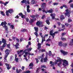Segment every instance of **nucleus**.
I'll return each mask as SVG.
<instances>
[{
  "instance_id": "obj_33",
  "label": "nucleus",
  "mask_w": 73,
  "mask_h": 73,
  "mask_svg": "<svg viewBox=\"0 0 73 73\" xmlns=\"http://www.w3.org/2000/svg\"><path fill=\"white\" fill-rule=\"evenodd\" d=\"M38 32H35L34 33V34L36 36V37H38V33H37Z\"/></svg>"
},
{
  "instance_id": "obj_44",
  "label": "nucleus",
  "mask_w": 73,
  "mask_h": 73,
  "mask_svg": "<svg viewBox=\"0 0 73 73\" xmlns=\"http://www.w3.org/2000/svg\"><path fill=\"white\" fill-rule=\"evenodd\" d=\"M18 60H19V58H15V60L17 62H18Z\"/></svg>"
},
{
  "instance_id": "obj_28",
  "label": "nucleus",
  "mask_w": 73,
  "mask_h": 73,
  "mask_svg": "<svg viewBox=\"0 0 73 73\" xmlns=\"http://www.w3.org/2000/svg\"><path fill=\"white\" fill-rule=\"evenodd\" d=\"M61 39L62 41H66V39L65 38H61Z\"/></svg>"
},
{
  "instance_id": "obj_37",
  "label": "nucleus",
  "mask_w": 73,
  "mask_h": 73,
  "mask_svg": "<svg viewBox=\"0 0 73 73\" xmlns=\"http://www.w3.org/2000/svg\"><path fill=\"white\" fill-rule=\"evenodd\" d=\"M42 11L43 12L45 13H48V12H47V11H45V10L43 9V10H42Z\"/></svg>"
},
{
  "instance_id": "obj_9",
  "label": "nucleus",
  "mask_w": 73,
  "mask_h": 73,
  "mask_svg": "<svg viewBox=\"0 0 73 73\" xmlns=\"http://www.w3.org/2000/svg\"><path fill=\"white\" fill-rule=\"evenodd\" d=\"M57 58L58 59L55 60V62H54V64H55L56 65L57 64V63L58 62H59V61H61V60H60V59H61L59 57H57Z\"/></svg>"
},
{
  "instance_id": "obj_39",
  "label": "nucleus",
  "mask_w": 73,
  "mask_h": 73,
  "mask_svg": "<svg viewBox=\"0 0 73 73\" xmlns=\"http://www.w3.org/2000/svg\"><path fill=\"white\" fill-rule=\"evenodd\" d=\"M40 35L42 38H44V37H43V36H42V33H40Z\"/></svg>"
},
{
  "instance_id": "obj_50",
  "label": "nucleus",
  "mask_w": 73,
  "mask_h": 73,
  "mask_svg": "<svg viewBox=\"0 0 73 73\" xmlns=\"http://www.w3.org/2000/svg\"><path fill=\"white\" fill-rule=\"evenodd\" d=\"M45 17V15H43L42 16V17H41V19H44V18Z\"/></svg>"
},
{
  "instance_id": "obj_15",
  "label": "nucleus",
  "mask_w": 73,
  "mask_h": 73,
  "mask_svg": "<svg viewBox=\"0 0 73 73\" xmlns=\"http://www.w3.org/2000/svg\"><path fill=\"white\" fill-rule=\"evenodd\" d=\"M60 20L61 21L65 19V17L63 15H60Z\"/></svg>"
},
{
  "instance_id": "obj_61",
  "label": "nucleus",
  "mask_w": 73,
  "mask_h": 73,
  "mask_svg": "<svg viewBox=\"0 0 73 73\" xmlns=\"http://www.w3.org/2000/svg\"><path fill=\"white\" fill-rule=\"evenodd\" d=\"M57 24H58V26H60V25H61V23H60V22H58Z\"/></svg>"
},
{
  "instance_id": "obj_3",
  "label": "nucleus",
  "mask_w": 73,
  "mask_h": 73,
  "mask_svg": "<svg viewBox=\"0 0 73 73\" xmlns=\"http://www.w3.org/2000/svg\"><path fill=\"white\" fill-rule=\"evenodd\" d=\"M7 24V23L6 22V21H4V22H2L1 23V25L0 24V26H2L3 28L5 29V31H7L8 30V26L6 25Z\"/></svg>"
},
{
  "instance_id": "obj_35",
  "label": "nucleus",
  "mask_w": 73,
  "mask_h": 73,
  "mask_svg": "<svg viewBox=\"0 0 73 73\" xmlns=\"http://www.w3.org/2000/svg\"><path fill=\"white\" fill-rule=\"evenodd\" d=\"M65 25H66V27H68L69 25H70V27H71V25L69 24H67V23H65Z\"/></svg>"
},
{
  "instance_id": "obj_21",
  "label": "nucleus",
  "mask_w": 73,
  "mask_h": 73,
  "mask_svg": "<svg viewBox=\"0 0 73 73\" xmlns=\"http://www.w3.org/2000/svg\"><path fill=\"white\" fill-rule=\"evenodd\" d=\"M68 45V43H65L63 44L62 46L63 47H64V48H65L66 47V46Z\"/></svg>"
},
{
  "instance_id": "obj_49",
  "label": "nucleus",
  "mask_w": 73,
  "mask_h": 73,
  "mask_svg": "<svg viewBox=\"0 0 73 73\" xmlns=\"http://www.w3.org/2000/svg\"><path fill=\"white\" fill-rule=\"evenodd\" d=\"M57 33H58V31H56L55 32H54V33H53V35H55V34H57Z\"/></svg>"
},
{
  "instance_id": "obj_52",
  "label": "nucleus",
  "mask_w": 73,
  "mask_h": 73,
  "mask_svg": "<svg viewBox=\"0 0 73 73\" xmlns=\"http://www.w3.org/2000/svg\"><path fill=\"white\" fill-rule=\"evenodd\" d=\"M70 7L71 8H73V3L71 4H70Z\"/></svg>"
},
{
  "instance_id": "obj_36",
  "label": "nucleus",
  "mask_w": 73,
  "mask_h": 73,
  "mask_svg": "<svg viewBox=\"0 0 73 73\" xmlns=\"http://www.w3.org/2000/svg\"><path fill=\"white\" fill-rule=\"evenodd\" d=\"M41 68H46V66H45L44 65H42L41 66Z\"/></svg>"
},
{
  "instance_id": "obj_14",
  "label": "nucleus",
  "mask_w": 73,
  "mask_h": 73,
  "mask_svg": "<svg viewBox=\"0 0 73 73\" xmlns=\"http://www.w3.org/2000/svg\"><path fill=\"white\" fill-rule=\"evenodd\" d=\"M18 46H19V44L17 42L16 43V44L15 45V46L16 49H17L19 48V47H18Z\"/></svg>"
},
{
  "instance_id": "obj_43",
  "label": "nucleus",
  "mask_w": 73,
  "mask_h": 73,
  "mask_svg": "<svg viewBox=\"0 0 73 73\" xmlns=\"http://www.w3.org/2000/svg\"><path fill=\"white\" fill-rule=\"evenodd\" d=\"M19 15L20 16H22L23 15V14L22 13H19Z\"/></svg>"
},
{
  "instance_id": "obj_51",
  "label": "nucleus",
  "mask_w": 73,
  "mask_h": 73,
  "mask_svg": "<svg viewBox=\"0 0 73 73\" xmlns=\"http://www.w3.org/2000/svg\"><path fill=\"white\" fill-rule=\"evenodd\" d=\"M35 60H36V63L37 64V63L38 62V59L36 58H35Z\"/></svg>"
},
{
  "instance_id": "obj_40",
  "label": "nucleus",
  "mask_w": 73,
  "mask_h": 73,
  "mask_svg": "<svg viewBox=\"0 0 73 73\" xmlns=\"http://www.w3.org/2000/svg\"><path fill=\"white\" fill-rule=\"evenodd\" d=\"M72 20L71 19H70L69 18L68 19V23H70V22H72Z\"/></svg>"
},
{
  "instance_id": "obj_13",
  "label": "nucleus",
  "mask_w": 73,
  "mask_h": 73,
  "mask_svg": "<svg viewBox=\"0 0 73 73\" xmlns=\"http://www.w3.org/2000/svg\"><path fill=\"white\" fill-rule=\"evenodd\" d=\"M36 24L37 26L40 27V25H41V22L40 21H38L36 23Z\"/></svg>"
},
{
  "instance_id": "obj_16",
  "label": "nucleus",
  "mask_w": 73,
  "mask_h": 73,
  "mask_svg": "<svg viewBox=\"0 0 73 73\" xmlns=\"http://www.w3.org/2000/svg\"><path fill=\"white\" fill-rule=\"evenodd\" d=\"M50 64H51L50 66H54V62L53 63L52 61H50Z\"/></svg>"
},
{
  "instance_id": "obj_45",
  "label": "nucleus",
  "mask_w": 73,
  "mask_h": 73,
  "mask_svg": "<svg viewBox=\"0 0 73 73\" xmlns=\"http://www.w3.org/2000/svg\"><path fill=\"white\" fill-rule=\"evenodd\" d=\"M27 12L29 13V12H31V10L29 9H27Z\"/></svg>"
},
{
  "instance_id": "obj_32",
  "label": "nucleus",
  "mask_w": 73,
  "mask_h": 73,
  "mask_svg": "<svg viewBox=\"0 0 73 73\" xmlns=\"http://www.w3.org/2000/svg\"><path fill=\"white\" fill-rule=\"evenodd\" d=\"M32 48H29V49H27V51H28V52H29L31 51V50H32Z\"/></svg>"
},
{
  "instance_id": "obj_18",
  "label": "nucleus",
  "mask_w": 73,
  "mask_h": 73,
  "mask_svg": "<svg viewBox=\"0 0 73 73\" xmlns=\"http://www.w3.org/2000/svg\"><path fill=\"white\" fill-rule=\"evenodd\" d=\"M43 60L44 62H47V61H48V58L47 57V56L45 57V58L43 59Z\"/></svg>"
},
{
  "instance_id": "obj_57",
  "label": "nucleus",
  "mask_w": 73,
  "mask_h": 73,
  "mask_svg": "<svg viewBox=\"0 0 73 73\" xmlns=\"http://www.w3.org/2000/svg\"><path fill=\"white\" fill-rule=\"evenodd\" d=\"M45 50L42 49V52H45Z\"/></svg>"
},
{
  "instance_id": "obj_47",
  "label": "nucleus",
  "mask_w": 73,
  "mask_h": 73,
  "mask_svg": "<svg viewBox=\"0 0 73 73\" xmlns=\"http://www.w3.org/2000/svg\"><path fill=\"white\" fill-rule=\"evenodd\" d=\"M6 45H7V47H8V48H10V45H11L10 44H7Z\"/></svg>"
},
{
  "instance_id": "obj_63",
  "label": "nucleus",
  "mask_w": 73,
  "mask_h": 73,
  "mask_svg": "<svg viewBox=\"0 0 73 73\" xmlns=\"http://www.w3.org/2000/svg\"><path fill=\"white\" fill-rule=\"evenodd\" d=\"M50 41V39H48L46 40V41L47 42Z\"/></svg>"
},
{
  "instance_id": "obj_1",
  "label": "nucleus",
  "mask_w": 73,
  "mask_h": 73,
  "mask_svg": "<svg viewBox=\"0 0 73 73\" xmlns=\"http://www.w3.org/2000/svg\"><path fill=\"white\" fill-rule=\"evenodd\" d=\"M60 61H59V63L57 64V65L59 67H61V65L62 64V61L63 62V65H64V66L65 67L66 66V65H68V61L65 60H62V59H60Z\"/></svg>"
},
{
  "instance_id": "obj_59",
  "label": "nucleus",
  "mask_w": 73,
  "mask_h": 73,
  "mask_svg": "<svg viewBox=\"0 0 73 73\" xmlns=\"http://www.w3.org/2000/svg\"><path fill=\"white\" fill-rule=\"evenodd\" d=\"M25 15H23L22 16H21V17L22 18H25Z\"/></svg>"
},
{
  "instance_id": "obj_30",
  "label": "nucleus",
  "mask_w": 73,
  "mask_h": 73,
  "mask_svg": "<svg viewBox=\"0 0 73 73\" xmlns=\"http://www.w3.org/2000/svg\"><path fill=\"white\" fill-rule=\"evenodd\" d=\"M21 3H25L26 4V3H27V0H23L21 1Z\"/></svg>"
},
{
  "instance_id": "obj_31",
  "label": "nucleus",
  "mask_w": 73,
  "mask_h": 73,
  "mask_svg": "<svg viewBox=\"0 0 73 73\" xmlns=\"http://www.w3.org/2000/svg\"><path fill=\"white\" fill-rule=\"evenodd\" d=\"M11 66H10L9 65V66H8L7 67V68L8 70H9V69L11 68Z\"/></svg>"
},
{
  "instance_id": "obj_34",
  "label": "nucleus",
  "mask_w": 73,
  "mask_h": 73,
  "mask_svg": "<svg viewBox=\"0 0 73 73\" xmlns=\"http://www.w3.org/2000/svg\"><path fill=\"white\" fill-rule=\"evenodd\" d=\"M49 56H52V52L51 51H49Z\"/></svg>"
},
{
  "instance_id": "obj_6",
  "label": "nucleus",
  "mask_w": 73,
  "mask_h": 73,
  "mask_svg": "<svg viewBox=\"0 0 73 73\" xmlns=\"http://www.w3.org/2000/svg\"><path fill=\"white\" fill-rule=\"evenodd\" d=\"M68 9H67L66 10V13H65L64 14L66 16H68V17H70V14L71 13V12L69 11L68 12Z\"/></svg>"
},
{
  "instance_id": "obj_5",
  "label": "nucleus",
  "mask_w": 73,
  "mask_h": 73,
  "mask_svg": "<svg viewBox=\"0 0 73 73\" xmlns=\"http://www.w3.org/2000/svg\"><path fill=\"white\" fill-rule=\"evenodd\" d=\"M31 17L33 19H31V21H29L31 24L33 23L34 22V20H36V18H35V15H31Z\"/></svg>"
},
{
  "instance_id": "obj_25",
  "label": "nucleus",
  "mask_w": 73,
  "mask_h": 73,
  "mask_svg": "<svg viewBox=\"0 0 73 73\" xmlns=\"http://www.w3.org/2000/svg\"><path fill=\"white\" fill-rule=\"evenodd\" d=\"M8 3H9V2H6L5 3L3 2H2L1 4H4V5H5V6H6V5H7V4H8Z\"/></svg>"
},
{
  "instance_id": "obj_27",
  "label": "nucleus",
  "mask_w": 73,
  "mask_h": 73,
  "mask_svg": "<svg viewBox=\"0 0 73 73\" xmlns=\"http://www.w3.org/2000/svg\"><path fill=\"white\" fill-rule=\"evenodd\" d=\"M0 13L1 15H2V16H5V13H4V12H3V11H1Z\"/></svg>"
},
{
  "instance_id": "obj_22",
  "label": "nucleus",
  "mask_w": 73,
  "mask_h": 73,
  "mask_svg": "<svg viewBox=\"0 0 73 73\" xmlns=\"http://www.w3.org/2000/svg\"><path fill=\"white\" fill-rule=\"evenodd\" d=\"M35 0H32L31 1V4L33 5V4H35Z\"/></svg>"
},
{
  "instance_id": "obj_42",
  "label": "nucleus",
  "mask_w": 73,
  "mask_h": 73,
  "mask_svg": "<svg viewBox=\"0 0 73 73\" xmlns=\"http://www.w3.org/2000/svg\"><path fill=\"white\" fill-rule=\"evenodd\" d=\"M39 69H40V68H37V70L36 71V73H39V71H38V70H39Z\"/></svg>"
},
{
  "instance_id": "obj_48",
  "label": "nucleus",
  "mask_w": 73,
  "mask_h": 73,
  "mask_svg": "<svg viewBox=\"0 0 73 73\" xmlns=\"http://www.w3.org/2000/svg\"><path fill=\"white\" fill-rule=\"evenodd\" d=\"M66 35V33H62V36H64V35Z\"/></svg>"
},
{
  "instance_id": "obj_46",
  "label": "nucleus",
  "mask_w": 73,
  "mask_h": 73,
  "mask_svg": "<svg viewBox=\"0 0 73 73\" xmlns=\"http://www.w3.org/2000/svg\"><path fill=\"white\" fill-rule=\"evenodd\" d=\"M11 27V29H13L14 28V26L13 25H11L10 26Z\"/></svg>"
},
{
  "instance_id": "obj_4",
  "label": "nucleus",
  "mask_w": 73,
  "mask_h": 73,
  "mask_svg": "<svg viewBox=\"0 0 73 73\" xmlns=\"http://www.w3.org/2000/svg\"><path fill=\"white\" fill-rule=\"evenodd\" d=\"M13 12V10L12 9H9L8 10H7L6 11V15L7 16H9V13H10V14H11Z\"/></svg>"
},
{
  "instance_id": "obj_7",
  "label": "nucleus",
  "mask_w": 73,
  "mask_h": 73,
  "mask_svg": "<svg viewBox=\"0 0 73 73\" xmlns=\"http://www.w3.org/2000/svg\"><path fill=\"white\" fill-rule=\"evenodd\" d=\"M60 52L64 55H66L67 54H68V52H65V51H63V50H60Z\"/></svg>"
},
{
  "instance_id": "obj_26",
  "label": "nucleus",
  "mask_w": 73,
  "mask_h": 73,
  "mask_svg": "<svg viewBox=\"0 0 73 73\" xmlns=\"http://www.w3.org/2000/svg\"><path fill=\"white\" fill-rule=\"evenodd\" d=\"M44 41H45V37H43V38H42L41 43L42 44L44 42Z\"/></svg>"
},
{
  "instance_id": "obj_60",
  "label": "nucleus",
  "mask_w": 73,
  "mask_h": 73,
  "mask_svg": "<svg viewBox=\"0 0 73 73\" xmlns=\"http://www.w3.org/2000/svg\"><path fill=\"white\" fill-rule=\"evenodd\" d=\"M25 68V67H24V66H23L22 67L21 69H22V70H24V69Z\"/></svg>"
},
{
  "instance_id": "obj_53",
  "label": "nucleus",
  "mask_w": 73,
  "mask_h": 73,
  "mask_svg": "<svg viewBox=\"0 0 73 73\" xmlns=\"http://www.w3.org/2000/svg\"><path fill=\"white\" fill-rule=\"evenodd\" d=\"M41 43H38V46H41Z\"/></svg>"
},
{
  "instance_id": "obj_41",
  "label": "nucleus",
  "mask_w": 73,
  "mask_h": 73,
  "mask_svg": "<svg viewBox=\"0 0 73 73\" xmlns=\"http://www.w3.org/2000/svg\"><path fill=\"white\" fill-rule=\"evenodd\" d=\"M63 7H64L65 8H68V7H67L66 5H63Z\"/></svg>"
},
{
  "instance_id": "obj_10",
  "label": "nucleus",
  "mask_w": 73,
  "mask_h": 73,
  "mask_svg": "<svg viewBox=\"0 0 73 73\" xmlns=\"http://www.w3.org/2000/svg\"><path fill=\"white\" fill-rule=\"evenodd\" d=\"M2 42H3V45H6V44H7V41H6V40H5V39L4 38H2Z\"/></svg>"
},
{
  "instance_id": "obj_56",
  "label": "nucleus",
  "mask_w": 73,
  "mask_h": 73,
  "mask_svg": "<svg viewBox=\"0 0 73 73\" xmlns=\"http://www.w3.org/2000/svg\"><path fill=\"white\" fill-rule=\"evenodd\" d=\"M16 40L18 42H19L20 40H19V39H18V38H17L16 39Z\"/></svg>"
},
{
  "instance_id": "obj_8",
  "label": "nucleus",
  "mask_w": 73,
  "mask_h": 73,
  "mask_svg": "<svg viewBox=\"0 0 73 73\" xmlns=\"http://www.w3.org/2000/svg\"><path fill=\"white\" fill-rule=\"evenodd\" d=\"M46 3H43L42 4V6H41V8L42 9H45L46 8Z\"/></svg>"
},
{
  "instance_id": "obj_24",
  "label": "nucleus",
  "mask_w": 73,
  "mask_h": 73,
  "mask_svg": "<svg viewBox=\"0 0 73 73\" xmlns=\"http://www.w3.org/2000/svg\"><path fill=\"white\" fill-rule=\"evenodd\" d=\"M34 28V29L35 32H38V29L37 27H35Z\"/></svg>"
},
{
  "instance_id": "obj_38",
  "label": "nucleus",
  "mask_w": 73,
  "mask_h": 73,
  "mask_svg": "<svg viewBox=\"0 0 73 73\" xmlns=\"http://www.w3.org/2000/svg\"><path fill=\"white\" fill-rule=\"evenodd\" d=\"M58 4V3H54L53 4V5H57Z\"/></svg>"
},
{
  "instance_id": "obj_58",
  "label": "nucleus",
  "mask_w": 73,
  "mask_h": 73,
  "mask_svg": "<svg viewBox=\"0 0 73 73\" xmlns=\"http://www.w3.org/2000/svg\"><path fill=\"white\" fill-rule=\"evenodd\" d=\"M26 20L27 22H28V21H29V19H28V18H26Z\"/></svg>"
},
{
  "instance_id": "obj_20",
  "label": "nucleus",
  "mask_w": 73,
  "mask_h": 73,
  "mask_svg": "<svg viewBox=\"0 0 73 73\" xmlns=\"http://www.w3.org/2000/svg\"><path fill=\"white\" fill-rule=\"evenodd\" d=\"M29 66H31V67H30V69H33L32 68V67H33V63L31 62L30 63L29 65Z\"/></svg>"
},
{
  "instance_id": "obj_54",
  "label": "nucleus",
  "mask_w": 73,
  "mask_h": 73,
  "mask_svg": "<svg viewBox=\"0 0 73 73\" xmlns=\"http://www.w3.org/2000/svg\"><path fill=\"white\" fill-rule=\"evenodd\" d=\"M25 73H31V72L29 71H27L26 72H25Z\"/></svg>"
},
{
  "instance_id": "obj_29",
  "label": "nucleus",
  "mask_w": 73,
  "mask_h": 73,
  "mask_svg": "<svg viewBox=\"0 0 73 73\" xmlns=\"http://www.w3.org/2000/svg\"><path fill=\"white\" fill-rule=\"evenodd\" d=\"M46 23L48 24V25H50V22H49V20H46Z\"/></svg>"
},
{
  "instance_id": "obj_64",
  "label": "nucleus",
  "mask_w": 73,
  "mask_h": 73,
  "mask_svg": "<svg viewBox=\"0 0 73 73\" xmlns=\"http://www.w3.org/2000/svg\"><path fill=\"white\" fill-rule=\"evenodd\" d=\"M70 66L72 67V68H73V63H72L71 65H70Z\"/></svg>"
},
{
  "instance_id": "obj_11",
  "label": "nucleus",
  "mask_w": 73,
  "mask_h": 73,
  "mask_svg": "<svg viewBox=\"0 0 73 73\" xmlns=\"http://www.w3.org/2000/svg\"><path fill=\"white\" fill-rule=\"evenodd\" d=\"M6 45L3 44L2 46H0V49L1 51H3V49H4V48H5Z\"/></svg>"
},
{
  "instance_id": "obj_17",
  "label": "nucleus",
  "mask_w": 73,
  "mask_h": 73,
  "mask_svg": "<svg viewBox=\"0 0 73 73\" xmlns=\"http://www.w3.org/2000/svg\"><path fill=\"white\" fill-rule=\"evenodd\" d=\"M53 10H52V9H50L47 10V12L50 13H53Z\"/></svg>"
},
{
  "instance_id": "obj_55",
  "label": "nucleus",
  "mask_w": 73,
  "mask_h": 73,
  "mask_svg": "<svg viewBox=\"0 0 73 73\" xmlns=\"http://www.w3.org/2000/svg\"><path fill=\"white\" fill-rule=\"evenodd\" d=\"M5 65H6L7 67L9 65L8 63H5Z\"/></svg>"
},
{
  "instance_id": "obj_23",
  "label": "nucleus",
  "mask_w": 73,
  "mask_h": 73,
  "mask_svg": "<svg viewBox=\"0 0 73 73\" xmlns=\"http://www.w3.org/2000/svg\"><path fill=\"white\" fill-rule=\"evenodd\" d=\"M21 31L22 32H27V30L25 29H23L21 30Z\"/></svg>"
},
{
  "instance_id": "obj_12",
  "label": "nucleus",
  "mask_w": 73,
  "mask_h": 73,
  "mask_svg": "<svg viewBox=\"0 0 73 73\" xmlns=\"http://www.w3.org/2000/svg\"><path fill=\"white\" fill-rule=\"evenodd\" d=\"M50 35H51L52 36L53 38H54V36H55V35H53V30H51L50 31Z\"/></svg>"
},
{
  "instance_id": "obj_2",
  "label": "nucleus",
  "mask_w": 73,
  "mask_h": 73,
  "mask_svg": "<svg viewBox=\"0 0 73 73\" xmlns=\"http://www.w3.org/2000/svg\"><path fill=\"white\" fill-rule=\"evenodd\" d=\"M11 51V50H9L7 49L5 50V53L6 54L4 58V62H7V58L8 56L9 55V52H10Z\"/></svg>"
},
{
  "instance_id": "obj_19",
  "label": "nucleus",
  "mask_w": 73,
  "mask_h": 73,
  "mask_svg": "<svg viewBox=\"0 0 73 73\" xmlns=\"http://www.w3.org/2000/svg\"><path fill=\"white\" fill-rule=\"evenodd\" d=\"M63 44H62V42L60 41L58 42V45L60 46H62Z\"/></svg>"
},
{
  "instance_id": "obj_62",
  "label": "nucleus",
  "mask_w": 73,
  "mask_h": 73,
  "mask_svg": "<svg viewBox=\"0 0 73 73\" xmlns=\"http://www.w3.org/2000/svg\"><path fill=\"white\" fill-rule=\"evenodd\" d=\"M30 8V6L29 5H28L27 6V9H29Z\"/></svg>"
}]
</instances>
